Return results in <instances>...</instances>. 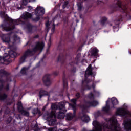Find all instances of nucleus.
Here are the masks:
<instances>
[{"label":"nucleus","instance_id":"obj_1","mask_svg":"<svg viewBox=\"0 0 131 131\" xmlns=\"http://www.w3.org/2000/svg\"><path fill=\"white\" fill-rule=\"evenodd\" d=\"M36 17H33V14L29 12H26L19 18L17 19H13L10 17L4 12H0V17L4 19L3 24L1 27L5 31H11L15 29V25H21L24 29H27L28 33H32L35 30V27L31 25L30 23L25 21L28 19H31L33 22H38L40 20V17H42L46 13L45 8L41 6H37L34 10Z\"/></svg>","mask_w":131,"mask_h":131},{"label":"nucleus","instance_id":"obj_2","mask_svg":"<svg viewBox=\"0 0 131 131\" xmlns=\"http://www.w3.org/2000/svg\"><path fill=\"white\" fill-rule=\"evenodd\" d=\"M93 69L92 68V64H90L89 67L87 68V69L85 72V80L82 81V84H86V90H91L92 88L93 90V93H90L89 94H88L86 98H88V99H89V100H91V101H88L85 102V105H83V106H81V108L83 109H85L86 108H88L89 107H96V106H98L99 105V102L96 100H93L94 99H95V97H99L100 96V93L98 91H97L95 90V88L96 86V85H95L94 83L92 84V87H90L89 86V83L91 82L92 81L91 80H90L89 79H87L89 76L90 75L91 76H96V73H93Z\"/></svg>","mask_w":131,"mask_h":131},{"label":"nucleus","instance_id":"obj_3","mask_svg":"<svg viewBox=\"0 0 131 131\" xmlns=\"http://www.w3.org/2000/svg\"><path fill=\"white\" fill-rule=\"evenodd\" d=\"M51 111L50 114H47L45 115V118L48 121L49 124L50 125H55L56 118L58 119H63L65 117V113L67 112V110L65 108V103L64 102H60L58 105L52 104Z\"/></svg>","mask_w":131,"mask_h":131},{"label":"nucleus","instance_id":"obj_4","mask_svg":"<svg viewBox=\"0 0 131 131\" xmlns=\"http://www.w3.org/2000/svg\"><path fill=\"white\" fill-rule=\"evenodd\" d=\"M6 75H8V73L3 70H0V101H4V100H6L8 96L6 94H1L2 91H4V92H8L9 90V83L8 82H10V81H12L11 78H8L6 81L3 80V77L4 76H6Z\"/></svg>","mask_w":131,"mask_h":131},{"label":"nucleus","instance_id":"obj_5","mask_svg":"<svg viewBox=\"0 0 131 131\" xmlns=\"http://www.w3.org/2000/svg\"><path fill=\"white\" fill-rule=\"evenodd\" d=\"M1 38L3 42H6L8 45V49H10V50L14 49V45L20 42V37L17 36L15 33L3 34L1 36Z\"/></svg>","mask_w":131,"mask_h":131},{"label":"nucleus","instance_id":"obj_6","mask_svg":"<svg viewBox=\"0 0 131 131\" xmlns=\"http://www.w3.org/2000/svg\"><path fill=\"white\" fill-rule=\"evenodd\" d=\"M43 47H45V43L43 42H36V45L32 50L30 49H28L24 52V55L20 58V63H24L27 58H29V57L33 56V55H34V54H35L36 52H37V51L42 52V50H43Z\"/></svg>","mask_w":131,"mask_h":131},{"label":"nucleus","instance_id":"obj_7","mask_svg":"<svg viewBox=\"0 0 131 131\" xmlns=\"http://www.w3.org/2000/svg\"><path fill=\"white\" fill-rule=\"evenodd\" d=\"M18 54L14 52V51H10L8 52V55H7V53L5 54V56L2 58L0 56V64H4L5 62H11L10 58H16Z\"/></svg>","mask_w":131,"mask_h":131},{"label":"nucleus","instance_id":"obj_8","mask_svg":"<svg viewBox=\"0 0 131 131\" xmlns=\"http://www.w3.org/2000/svg\"><path fill=\"white\" fill-rule=\"evenodd\" d=\"M110 101V98H108V100L106 102V106L102 108V111L108 113L109 111H110L111 109H114V105H118V100L115 97H113L111 99L112 104L113 106H111L109 105V101Z\"/></svg>","mask_w":131,"mask_h":131},{"label":"nucleus","instance_id":"obj_9","mask_svg":"<svg viewBox=\"0 0 131 131\" xmlns=\"http://www.w3.org/2000/svg\"><path fill=\"white\" fill-rule=\"evenodd\" d=\"M116 115L120 116H130L131 113L127 110V105L126 104H124L122 107L119 108L117 109V111L116 112Z\"/></svg>","mask_w":131,"mask_h":131},{"label":"nucleus","instance_id":"obj_10","mask_svg":"<svg viewBox=\"0 0 131 131\" xmlns=\"http://www.w3.org/2000/svg\"><path fill=\"white\" fill-rule=\"evenodd\" d=\"M71 101L72 103H73L72 104H71V106L73 108L74 114H73L71 113H69L67 114L66 119L67 120H69V121L72 120L73 119H74L75 117V111H76V101H77V99H73Z\"/></svg>","mask_w":131,"mask_h":131},{"label":"nucleus","instance_id":"obj_11","mask_svg":"<svg viewBox=\"0 0 131 131\" xmlns=\"http://www.w3.org/2000/svg\"><path fill=\"white\" fill-rule=\"evenodd\" d=\"M81 56V54L80 53H78L76 57V62H72L70 63L69 66H71V67H73V69L71 70L72 72H76V68H74V65H77L78 63L79 62V60H80V57Z\"/></svg>","mask_w":131,"mask_h":131},{"label":"nucleus","instance_id":"obj_12","mask_svg":"<svg viewBox=\"0 0 131 131\" xmlns=\"http://www.w3.org/2000/svg\"><path fill=\"white\" fill-rule=\"evenodd\" d=\"M31 2H35V0H22L21 4H16L14 7L18 9V10H21V9H23V6H26L28 3Z\"/></svg>","mask_w":131,"mask_h":131},{"label":"nucleus","instance_id":"obj_13","mask_svg":"<svg viewBox=\"0 0 131 131\" xmlns=\"http://www.w3.org/2000/svg\"><path fill=\"white\" fill-rule=\"evenodd\" d=\"M117 5L120 12H122L123 13H126L127 12V7L126 5H124L121 1H119Z\"/></svg>","mask_w":131,"mask_h":131},{"label":"nucleus","instance_id":"obj_14","mask_svg":"<svg viewBox=\"0 0 131 131\" xmlns=\"http://www.w3.org/2000/svg\"><path fill=\"white\" fill-rule=\"evenodd\" d=\"M17 105L18 111H19V112H21L23 115H24V116H29V112L23 110V106H22V102H18L17 104Z\"/></svg>","mask_w":131,"mask_h":131},{"label":"nucleus","instance_id":"obj_15","mask_svg":"<svg viewBox=\"0 0 131 131\" xmlns=\"http://www.w3.org/2000/svg\"><path fill=\"white\" fill-rule=\"evenodd\" d=\"M126 131H131V119H125L123 123Z\"/></svg>","mask_w":131,"mask_h":131},{"label":"nucleus","instance_id":"obj_16","mask_svg":"<svg viewBox=\"0 0 131 131\" xmlns=\"http://www.w3.org/2000/svg\"><path fill=\"white\" fill-rule=\"evenodd\" d=\"M120 24V21L116 20L115 22H113V24L107 23V26H112L113 25H115L113 26V27L114 32H117V31H118V30H119V27Z\"/></svg>","mask_w":131,"mask_h":131},{"label":"nucleus","instance_id":"obj_17","mask_svg":"<svg viewBox=\"0 0 131 131\" xmlns=\"http://www.w3.org/2000/svg\"><path fill=\"white\" fill-rule=\"evenodd\" d=\"M79 117L83 122H89L90 121V117L85 115L83 112L79 114Z\"/></svg>","mask_w":131,"mask_h":131},{"label":"nucleus","instance_id":"obj_18","mask_svg":"<svg viewBox=\"0 0 131 131\" xmlns=\"http://www.w3.org/2000/svg\"><path fill=\"white\" fill-rule=\"evenodd\" d=\"M50 78H51V77L49 75H46L43 77V81L46 86H49V85H51L52 84V81H51Z\"/></svg>","mask_w":131,"mask_h":131},{"label":"nucleus","instance_id":"obj_19","mask_svg":"<svg viewBox=\"0 0 131 131\" xmlns=\"http://www.w3.org/2000/svg\"><path fill=\"white\" fill-rule=\"evenodd\" d=\"M98 52L99 50L97 49V48H94L91 50V54L92 56H94V57H97V56H98Z\"/></svg>","mask_w":131,"mask_h":131},{"label":"nucleus","instance_id":"obj_20","mask_svg":"<svg viewBox=\"0 0 131 131\" xmlns=\"http://www.w3.org/2000/svg\"><path fill=\"white\" fill-rule=\"evenodd\" d=\"M29 68H30V67H24V68H23L20 70L21 74H22L23 75L26 74V72H27Z\"/></svg>","mask_w":131,"mask_h":131},{"label":"nucleus","instance_id":"obj_21","mask_svg":"<svg viewBox=\"0 0 131 131\" xmlns=\"http://www.w3.org/2000/svg\"><path fill=\"white\" fill-rule=\"evenodd\" d=\"M48 94L49 93L47 91H45L43 90H41L39 92V98L40 99H41L43 96H48Z\"/></svg>","mask_w":131,"mask_h":131},{"label":"nucleus","instance_id":"obj_22","mask_svg":"<svg viewBox=\"0 0 131 131\" xmlns=\"http://www.w3.org/2000/svg\"><path fill=\"white\" fill-rule=\"evenodd\" d=\"M107 21V18L105 17H101L100 21H99L100 24L101 26H105V24H106V22Z\"/></svg>","mask_w":131,"mask_h":131},{"label":"nucleus","instance_id":"obj_23","mask_svg":"<svg viewBox=\"0 0 131 131\" xmlns=\"http://www.w3.org/2000/svg\"><path fill=\"white\" fill-rule=\"evenodd\" d=\"M32 113L34 115L37 114V113H38V114H40V111H39L38 108H35L33 110Z\"/></svg>","mask_w":131,"mask_h":131},{"label":"nucleus","instance_id":"obj_24","mask_svg":"<svg viewBox=\"0 0 131 131\" xmlns=\"http://www.w3.org/2000/svg\"><path fill=\"white\" fill-rule=\"evenodd\" d=\"M49 131H57V127H54L53 128H49L48 129ZM58 131H64V130L62 129H59L58 130Z\"/></svg>","mask_w":131,"mask_h":131},{"label":"nucleus","instance_id":"obj_25","mask_svg":"<svg viewBox=\"0 0 131 131\" xmlns=\"http://www.w3.org/2000/svg\"><path fill=\"white\" fill-rule=\"evenodd\" d=\"M77 6L78 11H81V9H82V6H81V4H80V3H78Z\"/></svg>","mask_w":131,"mask_h":131},{"label":"nucleus","instance_id":"obj_26","mask_svg":"<svg viewBox=\"0 0 131 131\" xmlns=\"http://www.w3.org/2000/svg\"><path fill=\"white\" fill-rule=\"evenodd\" d=\"M101 115V112L98 111L97 112L94 114L95 117H97V116H100Z\"/></svg>","mask_w":131,"mask_h":131},{"label":"nucleus","instance_id":"obj_27","mask_svg":"<svg viewBox=\"0 0 131 131\" xmlns=\"http://www.w3.org/2000/svg\"><path fill=\"white\" fill-rule=\"evenodd\" d=\"M27 11L28 12H32V11H33V7H32L31 6H28Z\"/></svg>","mask_w":131,"mask_h":131},{"label":"nucleus","instance_id":"obj_28","mask_svg":"<svg viewBox=\"0 0 131 131\" xmlns=\"http://www.w3.org/2000/svg\"><path fill=\"white\" fill-rule=\"evenodd\" d=\"M55 28H56V25H55V24L53 23V25H52V29H51L52 32H55Z\"/></svg>","mask_w":131,"mask_h":131},{"label":"nucleus","instance_id":"obj_29","mask_svg":"<svg viewBox=\"0 0 131 131\" xmlns=\"http://www.w3.org/2000/svg\"><path fill=\"white\" fill-rule=\"evenodd\" d=\"M12 119H13V118L12 117H9L8 120L6 121V123H10L11 121H12Z\"/></svg>","mask_w":131,"mask_h":131},{"label":"nucleus","instance_id":"obj_30","mask_svg":"<svg viewBox=\"0 0 131 131\" xmlns=\"http://www.w3.org/2000/svg\"><path fill=\"white\" fill-rule=\"evenodd\" d=\"M68 84H67V82H66L64 80H63V87L64 89H67V86Z\"/></svg>","mask_w":131,"mask_h":131},{"label":"nucleus","instance_id":"obj_31","mask_svg":"<svg viewBox=\"0 0 131 131\" xmlns=\"http://www.w3.org/2000/svg\"><path fill=\"white\" fill-rule=\"evenodd\" d=\"M127 20H131V15L129 14L126 15Z\"/></svg>","mask_w":131,"mask_h":131},{"label":"nucleus","instance_id":"obj_32","mask_svg":"<svg viewBox=\"0 0 131 131\" xmlns=\"http://www.w3.org/2000/svg\"><path fill=\"white\" fill-rule=\"evenodd\" d=\"M46 28H49V26H50V23H49V21L46 23Z\"/></svg>","mask_w":131,"mask_h":131},{"label":"nucleus","instance_id":"obj_33","mask_svg":"<svg viewBox=\"0 0 131 131\" xmlns=\"http://www.w3.org/2000/svg\"><path fill=\"white\" fill-rule=\"evenodd\" d=\"M8 113H10V110L9 108H7V110L5 112V114H8Z\"/></svg>","mask_w":131,"mask_h":131},{"label":"nucleus","instance_id":"obj_34","mask_svg":"<svg viewBox=\"0 0 131 131\" xmlns=\"http://www.w3.org/2000/svg\"><path fill=\"white\" fill-rule=\"evenodd\" d=\"M76 97L77 98V99H79L80 97V94L79 93H76Z\"/></svg>","mask_w":131,"mask_h":131},{"label":"nucleus","instance_id":"obj_35","mask_svg":"<svg viewBox=\"0 0 131 131\" xmlns=\"http://www.w3.org/2000/svg\"><path fill=\"white\" fill-rule=\"evenodd\" d=\"M63 59L62 57H60V56L58 57V62H60V61H61V60H62Z\"/></svg>","mask_w":131,"mask_h":131},{"label":"nucleus","instance_id":"obj_36","mask_svg":"<svg viewBox=\"0 0 131 131\" xmlns=\"http://www.w3.org/2000/svg\"><path fill=\"white\" fill-rule=\"evenodd\" d=\"M17 116H18V117H17V119H18V118H19V119L21 118L20 114H18V115H17Z\"/></svg>","mask_w":131,"mask_h":131},{"label":"nucleus","instance_id":"obj_37","mask_svg":"<svg viewBox=\"0 0 131 131\" xmlns=\"http://www.w3.org/2000/svg\"><path fill=\"white\" fill-rule=\"evenodd\" d=\"M64 5V6H67V5H68V2H67V1L65 2Z\"/></svg>","mask_w":131,"mask_h":131},{"label":"nucleus","instance_id":"obj_38","mask_svg":"<svg viewBox=\"0 0 131 131\" xmlns=\"http://www.w3.org/2000/svg\"><path fill=\"white\" fill-rule=\"evenodd\" d=\"M58 74V72H54V75H57Z\"/></svg>","mask_w":131,"mask_h":131},{"label":"nucleus","instance_id":"obj_39","mask_svg":"<svg viewBox=\"0 0 131 131\" xmlns=\"http://www.w3.org/2000/svg\"><path fill=\"white\" fill-rule=\"evenodd\" d=\"M38 66L40 65V62H39L38 63Z\"/></svg>","mask_w":131,"mask_h":131},{"label":"nucleus","instance_id":"obj_40","mask_svg":"<svg viewBox=\"0 0 131 131\" xmlns=\"http://www.w3.org/2000/svg\"><path fill=\"white\" fill-rule=\"evenodd\" d=\"M7 105H11V103H8Z\"/></svg>","mask_w":131,"mask_h":131},{"label":"nucleus","instance_id":"obj_41","mask_svg":"<svg viewBox=\"0 0 131 131\" xmlns=\"http://www.w3.org/2000/svg\"><path fill=\"white\" fill-rule=\"evenodd\" d=\"M55 19V18L53 19V22H55V21L54 20Z\"/></svg>","mask_w":131,"mask_h":131},{"label":"nucleus","instance_id":"obj_42","mask_svg":"<svg viewBox=\"0 0 131 131\" xmlns=\"http://www.w3.org/2000/svg\"><path fill=\"white\" fill-rule=\"evenodd\" d=\"M27 45H28V42L27 43L26 46H27Z\"/></svg>","mask_w":131,"mask_h":131},{"label":"nucleus","instance_id":"obj_43","mask_svg":"<svg viewBox=\"0 0 131 131\" xmlns=\"http://www.w3.org/2000/svg\"><path fill=\"white\" fill-rule=\"evenodd\" d=\"M43 110H45V107L43 108Z\"/></svg>","mask_w":131,"mask_h":131},{"label":"nucleus","instance_id":"obj_44","mask_svg":"<svg viewBox=\"0 0 131 131\" xmlns=\"http://www.w3.org/2000/svg\"><path fill=\"white\" fill-rule=\"evenodd\" d=\"M26 131H29V130H26Z\"/></svg>","mask_w":131,"mask_h":131},{"label":"nucleus","instance_id":"obj_45","mask_svg":"<svg viewBox=\"0 0 131 131\" xmlns=\"http://www.w3.org/2000/svg\"><path fill=\"white\" fill-rule=\"evenodd\" d=\"M18 67H17V68H16V69H18Z\"/></svg>","mask_w":131,"mask_h":131},{"label":"nucleus","instance_id":"obj_46","mask_svg":"<svg viewBox=\"0 0 131 131\" xmlns=\"http://www.w3.org/2000/svg\"><path fill=\"white\" fill-rule=\"evenodd\" d=\"M129 54H131L130 52H129Z\"/></svg>","mask_w":131,"mask_h":131},{"label":"nucleus","instance_id":"obj_47","mask_svg":"<svg viewBox=\"0 0 131 131\" xmlns=\"http://www.w3.org/2000/svg\"><path fill=\"white\" fill-rule=\"evenodd\" d=\"M95 83H97V82H95Z\"/></svg>","mask_w":131,"mask_h":131},{"label":"nucleus","instance_id":"obj_48","mask_svg":"<svg viewBox=\"0 0 131 131\" xmlns=\"http://www.w3.org/2000/svg\"><path fill=\"white\" fill-rule=\"evenodd\" d=\"M37 37H35V38H36Z\"/></svg>","mask_w":131,"mask_h":131},{"label":"nucleus","instance_id":"obj_49","mask_svg":"<svg viewBox=\"0 0 131 131\" xmlns=\"http://www.w3.org/2000/svg\"><path fill=\"white\" fill-rule=\"evenodd\" d=\"M51 40H49V41H50Z\"/></svg>","mask_w":131,"mask_h":131}]
</instances>
